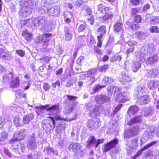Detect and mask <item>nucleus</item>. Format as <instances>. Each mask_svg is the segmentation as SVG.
Masks as SVG:
<instances>
[{
  "label": "nucleus",
  "instance_id": "774afa93",
  "mask_svg": "<svg viewBox=\"0 0 159 159\" xmlns=\"http://www.w3.org/2000/svg\"><path fill=\"white\" fill-rule=\"evenodd\" d=\"M98 47L97 46H94L93 48V49L94 51L97 53L98 54H101V51L99 48H98Z\"/></svg>",
  "mask_w": 159,
  "mask_h": 159
},
{
  "label": "nucleus",
  "instance_id": "0eeeda50",
  "mask_svg": "<svg viewBox=\"0 0 159 159\" xmlns=\"http://www.w3.org/2000/svg\"><path fill=\"white\" fill-rule=\"evenodd\" d=\"M120 81L123 84L131 81V77L127 72H123L120 78Z\"/></svg>",
  "mask_w": 159,
  "mask_h": 159
},
{
  "label": "nucleus",
  "instance_id": "3c124183",
  "mask_svg": "<svg viewBox=\"0 0 159 159\" xmlns=\"http://www.w3.org/2000/svg\"><path fill=\"white\" fill-rule=\"evenodd\" d=\"M104 142V139H98L97 142H96L95 147L96 148H97L101 143H103Z\"/></svg>",
  "mask_w": 159,
  "mask_h": 159
},
{
  "label": "nucleus",
  "instance_id": "79ce46f5",
  "mask_svg": "<svg viewBox=\"0 0 159 159\" xmlns=\"http://www.w3.org/2000/svg\"><path fill=\"white\" fill-rule=\"evenodd\" d=\"M141 0H130V2L133 6H137L139 5Z\"/></svg>",
  "mask_w": 159,
  "mask_h": 159
},
{
  "label": "nucleus",
  "instance_id": "ea45409f",
  "mask_svg": "<svg viewBox=\"0 0 159 159\" xmlns=\"http://www.w3.org/2000/svg\"><path fill=\"white\" fill-rule=\"evenodd\" d=\"M139 12L138 9L137 7L132 8L131 10V15L132 16L136 15Z\"/></svg>",
  "mask_w": 159,
  "mask_h": 159
},
{
  "label": "nucleus",
  "instance_id": "8fccbe9b",
  "mask_svg": "<svg viewBox=\"0 0 159 159\" xmlns=\"http://www.w3.org/2000/svg\"><path fill=\"white\" fill-rule=\"evenodd\" d=\"M74 106H72L70 107H69L68 108L65 109V111H66V113L67 114L71 113L74 110Z\"/></svg>",
  "mask_w": 159,
  "mask_h": 159
},
{
  "label": "nucleus",
  "instance_id": "6e6d98bb",
  "mask_svg": "<svg viewBox=\"0 0 159 159\" xmlns=\"http://www.w3.org/2000/svg\"><path fill=\"white\" fill-rule=\"evenodd\" d=\"M122 106V104L118 105L115 108L113 112L114 113H116L119 111Z\"/></svg>",
  "mask_w": 159,
  "mask_h": 159
},
{
  "label": "nucleus",
  "instance_id": "20e7f679",
  "mask_svg": "<svg viewBox=\"0 0 159 159\" xmlns=\"http://www.w3.org/2000/svg\"><path fill=\"white\" fill-rule=\"evenodd\" d=\"M52 36V34L46 33L37 37L35 42L39 44L41 42L45 43L49 41V38Z\"/></svg>",
  "mask_w": 159,
  "mask_h": 159
},
{
  "label": "nucleus",
  "instance_id": "bb28decb",
  "mask_svg": "<svg viewBox=\"0 0 159 159\" xmlns=\"http://www.w3.org/2000/svg\"><path fill=\"white\" fill-rule=\"evenodd\" d=\"M13 122L16 127H19L22 125L21 118L18 116H16L14 118Z\"/></svg>",
  "mask_w": 159,
  "mask_h": 159
},
{
  "label": "nucleus",
  "instance_id": "bf43d9fd",
  "mask_svg": "<svg viewBox=\"0 0 159 159\" xmlns=\"http://www.w3.org/2000/svg\"><path fill=\"white\" fill-rule=\"evenodd\" d=\"M51 59V58L48 56L44 57L40 59V60H44V61L46 63H48L50 61Z\"/></svg>",
  "mask_w": 159,
  "mask_h": 159
},
{
  "label": "nucleus",
  "instance_id": "f257e3e1",
  "mask_svg": "<svg viewBox=\"0 0 159 159\" xmlns=\"http://www.w3.org/2000/svg\"><path fill=\"white\" fill-rule=\"evenodd\" d=\"M97 8L98 11L100 13L104 15L102 17V19L104 20H108L113 18L114 14L112 11L113 10L112 8L110 7L105 6L102 3L99 4Z\"/></svg>",
  "mask_w": 159,
  "mask_h": 159
},
{
  "label": "nucleus",
  "instance_id": "a878e982",
  "mask_svg": "<svg viewBox=\"0 0 159 159\" xmlns=\"http://www.w3.org/2000/svg\"><path fill=\"white\" fill-rule=\"evenodd\" d=\"M158 86L157 82L154 80H150L148 83V86L150 89H153Z\"/></svg>",
  "mask_w": 159,
  "mask_h": 159
},
{
  "label": "nucleus",
  "instance_id": "c03bdc74",
  "mask_svg": "<svg viewBox=\"0 0 159 159\" xmlns=\"http://www.w3.org/2000/svg\"><path fill=\"white\" fill-rule=\"evenodd\" d=\"M103 38L97 36L98 42L97 44V46L99 48H101L102 46V40Z\"/></svg>",
  "mask_w": 159,
  "mask_h": 159
},
{
  "label": "nucleus",
  "instance_id": "72a5a7b5",
  "mask_svg": "<svg viewBox=\"0 0 159 159\" xmlns=\"http://www.w3.org/2000/svg\"><path fill=\"white\" fill-rule=\"evenodd\" d=\"M86 23L80 25L77 28L78 32L80 33L84 31L86 29Z\"/></svg>",
  "mask_w": 159,
  "mask_h": 159
},
{
  "label": "nucleus",
  "instance_id": "a19ab883",
  "mask_svg": "<svg viewBox=\"0 0 159 159\" xmlns=\"http://www.w3.org/2000/svg\"><path fill=\"white\" fill-rule=\"evenodd\" d=\"M16 53L21 57H23L25 55V51L22 49H18L16 51Z\"/></svg>",
  "mask_w": 159,
  "mask_h": 159
},
{
  "label": "nucleus",
  "instance_id": "473e14b6",
  "mask_svg": "<svg viewBox=\"0 0 159 159\" xmlns=\"http://www.w3.org/2000/svg\"><path fill=\"white\" fill-rule=\"evenodd\" d=\"M105 87V86L100 85L98 84L93 88L92 90L93 91V93H97L102 88H104Z\"/></svg>",
  "mask_w": 159,
  "mask_h": 159
},
{
  "label": "nucleus",
  "instance_id": "f704fd0d",
  "mask_svg": "<svg viewBox=\"0 0 159 159\" xmlns=\"http://www.w3.org/2000/svg\"><path fill=\"white\" fill-rule=\"evenodd\" d=\"M158 60V57L157 56L154 55L151 57H149L148 59V62L150 64L157 62Z\"/></svg>",
  "mask_w": 159,
  "mask_h": 159
},
{
  "label": "nucleus",
  "instance_id": "c9c22d12",
  "mask_svg": "<svg viewBox=\"0 0 159 159\" xmlns=\"http://www.w3.org/2000/svg\"><path fill=\"white\" fill-rule=\"evenodd\" d=\"M114 42V40L113 38H110L108 40L107 43L105 45V48H108L109 47H113V45L112 43Z\"/></svg>",
  "mask_w": 159,
  "mask_h": 159
},
{
  "label": "nucleus",
  "instance_id": "f03ea898",
  "mask_svg": "<svg viewBox=\"0 0 159 159\" xmlns=\"http://www.w3.org/2000/svg\"><path fill=\"white\" fill-rule=\"evenodd\" d=\"M118 143V140L116 138H115L113 139L105 144L103 146V152H106L114 148Z\"/></svg>",
  "mask_w": 159,
  "mask_h": 159
},
{
  "label": "nucleus",
  "instance_id": "4468645a",
  "mask_svg": "<svg viewBox=\"0 0 159 159\" xmlns=\"http://www.w3.org/2000/svg\"><path fill=\"white\" fill-rule=\"evenodd\" d=\"M8 51H5L2 48H0V58L3 59H7L8 57L10 56Z\"/></svg>",
  "mask_w": 159,
  "mask_h": 159
},
{
  "label": "nucleus",
  "instance_id": "cd10ccee",
  "mask_svg": "<svg viewBox=\"0 0 159 159\" xmlns=\"http://www.w3.org/2000/svg\"><path fill=\"white\" fill-rule=\"evenodd\" d=\"M109 68L110 67L109 64H106L101 66L98 68V70L100 72H102L103 71L105 72L107 70L109 69Z\"/></svg>",
  "mask_w": 159,
  "mask_h": 159
},
{
  "label": "nucleus",
  "instance_id": "6e6552de",
  "mask_svg": "<svg viewBox=\"0 0 159 159\" xmlns=\"http://www.w3.org/2000/svg\"><path fill=\"white\" fill-rule=\"evenodd\" d=\"M34 118V115L32 113L25 115L23 118L22 122L24 125L28 124Z\"/></svg>",
  "mask_w": 159,
  "mask_h": 159
},
{
  "label": "nucleus",
  "instance_id": "4d7b16f0",
  "mask_svg": "<svg viewBox=\"0 0 159 159\" xmlns=\"http://www.w3.org/2000/svg\"><path fill=\"white\" fill-rule=\"evenodd\" d=\"M49 106V104H46L45 105H40L39 106H36L35 108L38 109L44 110Z\"/></svg>",
  "mask_w": 159,
  "mask_h": 159
},
{
  "label": "nucleus",
  "instance_id": "1a4fd4ad",
  "mask_svg": "<svg viewBox=\"0 0 159 159\" xmlns=\"http://www.w3.org/2000/svg\"><path fill=\"white\" fill-rule=\"evenodd\" d=\"M128 100V99L127 96L122 93H118L116 99V101L119 102L123 103Z\"/></svg>",
  "mask_w": 159,
  "mask_h": 159
},
{
  "label": "nucleus",
  "instance_id": "f3484780",
  "mask_svg": "<svg viewBox=\"0 0 159 159\" xmlns=\"http://www.w3.org/2000/svg\"><path fill=\"white\" fill-rule=\"evenodd\" d=\"M138 100L142 104H146L149 102L150 98L148 95H145L140 97Z\"/></svg>",
  "mask_w": 159,
  "mask_h": 159
},
{
  "label": "nucleus",
  "instance_id": "58836bf2",
  "mask_svg": "<svg viewBox=\"0 0 159 159\" xmlns=\"http://www.w3.org/2000/svg\"><path fill=\"white\" fill-rule=\"evenodd\" d=\"M127 44L129 47H134V46L137 44V42L134 40L130 39L128 41Z\"/></svg>",
  "mask_w": 159,
  "mask_h": 159
},
{
  "label": "nucleus",
  "instance_id": "603ef678",
  "mask_svg": "<svg viewBox=\"0 0 159 159\" xmlns=\"http://www.w3.org/2000/svg\"><path fill=\"white\" fill-rule=\"evenodd\" d=\"M84 3V1L83 0H77L75 4L76 6L80 7Z\"/></svg>",
  "mask_w": 159,
  "mask_h": 159
},
{
  "label": "nucleus",
  "instance_id": "e433bc0d",
  "mask_svg": "<svg viewBox=\"0 0 159 159\" xmlns=\"http://www.w3.org/2000/svg\"><path fill=\"white\" fill-rule=\"evenodd\" d=\"M149 30L151 33H159V28L156 26H154L150 27Z\"/></svg>",
  "mask_w": 159,
  "mask_h": 159
},
{
  "label": "nucleus",
  "instance_id": "39448f33",
  "mask_svg": "<svg viewBox=\"0 0 159 159\" xmlns=\"http://www.w3.org/2000/svg\"><path fill=\"white\" fill-rule=\"evenodd\" d=\"M26 134V129H23L16 132L14 135L13 137L19 141L25 139Z\"/></svg>",
  "mask_w": 159,
  "mask_h": 159
},
{
  "label": "nucleus",
  "instance_id": "b1692460",
  "mask_svg": "<svg viewBox=\"0 0 159 159\" xmlns=\"http://www.w3.org/2000/svg\"><path fill=\"white\" fill-rule=\"evenodd\" d=\"M122 57L120 55L116 54L111 56L110 58V62H114L116 61H120Z\"/></svg>",
  "mask_w": 159,
  "mask_h": 159
},
{
  "label": "nucleus",
  "instance_id": "864d4df0",
  "mask_svg": "<svg viewBox=\"0 0 159 159\" xmlns=\"http://www.w3.org/2000/svg\"><path fill=\"white\" fill-rule=\"evenodd\" d=\"M134 50V47H129L127 48V50H126V53L127 55H129L130 53L133 52Z\"/></svg>",
  "mask_w": 159,
  "mask_h": 159
},
{
  "label": "nucleus",
  "instance_id": "ddd939ff",
  "mask_svg": "<svg viewBox=\"0 0 159 159\" xmlns=\"http://www.w3.org/2000/svg\"><path fill=\"white\" fill-rule=\"evenodd\" d=\"M65 39L66 41L71 40L72 38V35L69 29L67 27H65L64 28Z\"/></svg>",
  "mask_w": 159,
  "mask_h": 159
},
{
  "label": "nucleus",
  "instance_id": "09e8293b",
  "mask_svg": "<svg viewBox=\"0 0 159 159\" xmlns=\"http://www.w3.org/2000/svg\"><path fill=\"white\" fill-rule=\"evenodd\" d=\"M138 140L137 139H133L131 140V144L132 147H136L138 146Z\"/></svg>",
  "mask_w": 159,
  "mask_h": 159
},
{
  "label": "nucleus",
  "instance_id": "49530a36",
  "mask_svg": "<svg viewBox=\"0 0 159 159\" xmlns=\"http://www.w3.org/2000/svg\"><path fill=\"white\" fill-rule=\"evenodd\" d=\"M85 11L87 15L90 16L92 15V10L89 6H87V8L85 10Z\"/></svg>",
  "mask_w": 159,
  "mask_h": 159
},
{
  "label": "nucleus",
  "instance_id": "052dcab7",
  "mask_svg": "<svg viewBox=\"0 0 159 159\" xmlns=\"http://www.w3.org/2000/svg\"><path fill=\"white\" fill-rule=\"evenodd\" d=\"M43 88L45 91H47L50 89V87L48 83H44L43 84Z\"/></svg>",
  "mask_w": 159,
  "mask_h": 159
},
{
  "label": "nucleus",
  "instance_id": "5701e85b",
  "mask_svg": "<svg viewBox=\"0 0 159 159\" xmlns=\"http://www.w3.org/2000/svg\"><path fill=\"white\" fill-rule=\"evenodd\" d=\"M96 142V140L95 137L93 136H90V138L88 139V140L87 141V146L90 147L93 144L95 145Z\"/></svg>",
  "mask_w": 159,
  "mask_h": 159
},
{
  "label": "nucleus",
  "instance_id": "c85d7f7f",
  "mask_svg": "<svg viewBox=\"0 0 159 159\" xmlns=\"http://www.w3.org/2000/svg\"><path fill=\"white\" fill-rule=\"evenodd\" d=\"M51 120H48V123L44 124L43 125V129L46 131L49 132L50 131L52 128V125L50 124Z\"/></svg>",
  "mask_w": 159,
  "mask_h": 159
},
{
  "label": "nucleus",
  "instance_id": "680f3d73",
  "mask_svg": "<svg viewBox=\"0 0 159 159\" xmlns=\"http://www.w3.org/2000/svg\"><path fill=\"white\" fill-rule=\"evenodd\" d=\"M150 5L148 3L146 4L143 7V11H147V10L149 9Z\"/></svg>",
  "mask_w": 159,
  "mask_h": 159
},
{
  "label": "nucleus",
  "instance_id": "9b49d317",
  "mask_svg": "<svg viewBox=\"0 0 159 159\" xmlns=\"http://www.w3.org/2000/svg\"><path fill=\"white\" fill-rule=\"evenodd\" d=\"M125 24L129 28L133 30L138 29L140 27L138 23H135L134 21L127 20Z\"/></svg>",
  "mask_w": 159,
  "mask_h": 159
},
{
  "label": "nucleus",
  "instance_id": "69168bd1",
  "mask_svg": "<svg viewBox=\"0 0 159 159\" xmlns=\"http://www.w3.org/2000/svg\"><path fill=\"white\" fill-rule=\"evenodd\" d=\"M10 77L8 74H5L3 77V79L4 81H7L10 80Z\"/></svg>",
  "mask_w": 159,
  "mask_h": 159
},
{
  "label": "nucleus",
  "instance_id": "9d476101",
  "mask_svg": "<svg viewBox=\"0 0 159 159\" xmlns=\"http://www.w3.org/2000/svg\"><path fill=\"white\" fill-rule=\"evenodd\" d=\"M97 31L99 34V35L97 36L103 38V36L106 33L107 31L106 26L105 25H101L97 29Z\"/></svg>",
  "mask_w": 159,
  "mask_h": 159
},
{
  "label": "nucleus",
  "instance_id": "37998d69",
  "mask_svg": "<svg viewBox=\"0 0 159 159\" xmlns=\"http://www.w3.org/2000/svg\"><path fill=\"white\" fill-rule=\"evenodd\" d=\"M150 22L152 25L158 24L159 23V19L158 18L156 17L152 19L150 21Z\"/></svg>",
  "mask_w": 159,
  "mask_h": 159
},
{
  "label": "nucleus",
  "instance_id": "dca6fc26",
  "mask_svg": "<svg viewBox=\"0 0 159 159\" xmlns=\"http://www.w3.org/2000/svg\"><path fill=\"white\" fill-rule=\"evenodd\" d=\"M48 118H50L52 122V124L54 125L53 127V129L55 128V127L56 122L55 120V119L57 120H65L66 121L67 120L66 119H63L61 118L60 115H57L54 117V118L52 116H49L48 117Z\"/></svg>",
  "mask_w": 159,
  "mask_h": 159
},
{
  "label": "nucleus",
  "instance_id": "423d86ee",
  "mask_svg": "<svg viewBox=\"0 0 159 159\" xmlns=\"http://www.w3.org/2000/svg\"><path fill=\"white\" fill-rule=\"evenodd\" d=\"M10 74L11 75V77L12 78V80L10 83V87L16 88L19 87L20 85L19 78L18 77H16L14 78V79H13V75L11 73H10Z\"/></svg>",
  "mask_w": 159,
  "mask_h": 159
},
{
  "label": "nucleus",
  "instance_id": "aec40b11",
  "mask_svg": "<svg viewBox=\"0 0 159 159\" xmlns=\"http://www.w3.org/2000/svg\"><path fill=\"white\" fill-rule=\"evenodd\" d=\"M79 147V144L78 143H72L69 145L68 149L69 150H72L74 152L76 153Z\"/></svg>",
  "mask_w": 159,
  "mask_h": 159
},
{
  "label": "nucleus",
  "instance_id": "2f4dec72",
  "mask_svg": "<svg viewBox=\"0 0 159 159\" xmlns=\"http://www.w3.org/2000/svg\"><path fill=\"white\" fill-rule=\"evenodd\" d=\"M139 110V107L136 106H131L129 109V112L133 113H136Z\"/></svg>",
  "mask_w": 159,
  "mask_h": 159
},
{
  "label": "nucleus",
  "instance_id": "0e129e2a",
  "mask_svg": "<svg viewBox=\"0 0 159 159\" xmlns=\"http://www.w3.org/2000/svg\"><path fill=\"white\" fill-rule=\"evenodd\" d=\"M155 70L153 69L150 70L148 72V76L152 77L156 75L155 74L154 72Z\"/></svg>",
  "mask_w": 159,
  "mask_h": 159
},
{
  "label": "nucleus",
  "instance_id": "412c9836",
  "mask_svg": "<svg viewBox=\"0 0 159 159\" xmlns=\"http://www.w3.org/2000/svg\"><path fill=\"white\" fill-rule=\"evenodd\" d=\"M13 137L9 141V143L11 145L13 148L15 150L18 149L19 147L18 143H17L19 141Z\"/></svg>",
  "mask_w": 159,
  "mask_h": 159
},
{
  "label": "nucleus",
  "instance_id": "2eb2a0df",
  "mask_svg": "<svg viewBox=\"0 0 159 159\" xmlns=\"http://www.w3.org/2000/svg\"><path fill=\"white\" fill-rule=\"evenodd\" d=\"M22 35L27 41H30L33 39L32 34L30 33L27 30L23 31Z\"/></svg>",
  "mask_w": 159,
  "mask_h": 159
},
{
  "label": "nucleus",
  "instance_id": "7ed1b4c3",
  "mask_svg": "<svg viewBox=\"0 0 159 159\" xmlns=\"http://www.w3.org/2000/svg\"><path fill=\"white\" fill-rule=\"evenodd\" d=\"M97 70L95 69L91 68L89 69L86 72V77L88 79H87V82L89 84H93L96 79L94 76L96 75Z\"/></svg>",
  "mask_w": 159,
  "mask_h": 159
},
{
  "label": "nucleus",
  "instance_id": "4be33fe9",
  "mask_svg": "<svg viewBox=\"0 0 159 159\" xmlns=\"http://www.w3.org/2000/svg\"><path fill=\"white\" fill-rule=\"evenodd\" d=\"M141 121V119L139 116H135L129 120L127 124L129 126H131L134 124L140 122Z\"/></svg>",
  "mask_w": 159,
  "mask_h": 159
},
{
  "label": "nucleus",
  "instance_id": "f8f14e48",
  "mask_svg": "<svg viewBox=\"0 0 159 159\" xmlns=\"http://www.w3.org/2000/svg\"><path fill=\"white\" fill-rule=\"evenodd\" d=\"M157 143V141L156 140L151 141L145 145L143 148H141L140 150H139L137 152V153L141 155L142 153V151H143L147 149L148 148H149L151 147V146Z\"/></svg>",
  "mask_w": 159,
  "mask_h": 159
},
{
  "label": "nucleus",
  "instance_id": "4c0bfd02",
  "mask_svg": "<svg viewBox=\"0 0 159 159\" xmlns=\"http://www.w3.org/2000/svg\"><path fill=\"white\" fill-rule=\"evenodd\" d=\"M7 138V134L5 132H2L0 134V142L3 141Z\"/></svg>",
  "mask_w": 159,
  "mask_h": 159
},
{
  "label": "nucleus",
  "instance_id": "393cba45",
  "mask_svg": "<svg viewBox=\"0 0 159 159\" xmlns=\"http://www.w3.org/2000/svg\"><path fill=\"white\" fill-rule=\"evenodd\" d=\"M141 64L138 62L135 61L133 62L132 66V70L134 72H137Z\"/></svg>",
  "mask_w": 159,
  "mask_h": 159
},
{
  "label": "nucleus",
  "instance_id": "e2e57ef3",
  "mask_svg": "<svg viewBox=\"0 0 159 159\" xmlns=\"http://www.w3.org/2000/svg\"><path fill=\"white\" fill-rule=\"evenodd\" d=\"M68 15L66 14L64 15V16L66 18V19L64 21L66 23H69L71 22V19L72 18V16L70 18H69L67 17Z\"/></svg>",
  "mask_w": 159,
  "mask_h": 159
},
{
  "label": "nucleus",
  "instance_id": "5fc2aeb1",
  "mask_svg": "<svg viewBox=\"0 0 159 159\" xmlns=\"http://www.w3.org/2000/svg\"><path fill=\"white\" fill-rule=\"evenodd\" d=\"M69 100H75L77 98V97L76 96H73L70 95H66Z\"/></svg>",
  "mask_w": 159,
  "mask_h": 159
},
{
  "label": "nucleus",
  "instance_id": "13d9d810",
  "mask_svg": "<svg viewBox=\"0 0 159 159\" xmlns=\"http://www.w3.org/2000/svg\"><path fill=\"white\" fill-rule=\"evenodd\" d=\"M94 125V122L92 120L89 121L88 123L87 126L89 128H92Z\"/></svg>",
  "mask_w": 159,
  "mask_h": 159
},
{
  "label": "nucleus",
  "instance_id": "c756f323",
  "mask_svg": "<svg viewBox=\"0 0 159 159\" xmlns=\"http://www.w3.org/2000/svg\"><path fill=\"white\" fill-rule=\"evenodd\" d=\"M133 21L136 23H141L143 20V18L141 16L139 15H136L134 16Z\"/></svg>",
  "mask_w": 159,
  "mask_h": 159
},
{
  "label": "nucleus",
  "instance_id": "338daca9",
  "mask_svg": "<svg viewBox=\"0 0 159 159\" xmlns=\"http://www.w3.org/2000/svg\"><path fill=\"white\" fill-rule=\"evenodd\" d=\"M60 85V81L59 80H57L55 82L52 84V86L54 88H56L57 86H59Z\"/></svg>",
  "mask_w": 159,
  "mask_h": 159
},
{
  "label": "nucleus",
  "instance_id": "7c9ffc66",
  "mask_svg": "<svg viewBox=\"0 0 159 159\" xmlns=\"http://www.w3.org/2000/svg\"><path fill=\"white\" fill-rule=\"evenodd\" d=\"M59 109V106L58 104H55L52 105L50 107H48L46 108V110L47 111H52L58 110Z\"/></svg>",
  "mask_w": 159,
  "mask_h": 159
},
{
  "label": "nucleus",
  "instance_id": "a211bd4d",
  "mask_svg": "<svg viewBox=\"0 0 159 159\" xmlns=\"http://www.w3.org/2000/svg\"><path fill=\"white\" fill-rule=\"evenodd\" d=\"M114 80L108 76H105L102 80V82L103 85L102 86H105V87L108 85V84L112 83Z\"/></svg>",
  "mask_w": 159,
  "mask_h": 159
},
{
  "label": "nucleus",
  "instance_id": "6ab92c4d",
  "mask_svg": "<svg viewBox=\"0 0 159 159\" xmlns=\"http://www.w3.org/2000/svg\"><path fill=\"white\" fill-rule=\"evenodd\" d=\"M113 31L116 33H119L122 30V24L120 22H116L113 26Z\"/></svg>",
  "mask_w": 159,
  "mask_h": 159
},
{
  "label": "nucleus",
  "instance_id": "a18cd8bd",
  "mask_svg": "<svg viewBox=\"0 0 159 159\" xmlns=\"http://www.w3.org/2000/svg\"><path fill=\"white\" fill-rule=\"evenodd\" d=\"M86 39V36L84 35L79 36L78 38V40L79 42L81 43L84 42Z\"/></svg>",
  "mask_w": 159,
  "mask_h": 159
},
{
  "label": "nucleus",
  "instance_id": "de8ad7c7",
  "mask_svg": "<svg viewBox=\"0 0 159 159\" xmlns=\"http://www.w3.org/2000/svg\"><path fill=\"white\" fill-rule=\"evenodd\" d=\"M89 18L87 19L88 22L91 25H93L94 22V18L93 15L90 16Z\"/></svg>",
  "mask_w": 159,
  "mask_h": 159
}]
</instances>
